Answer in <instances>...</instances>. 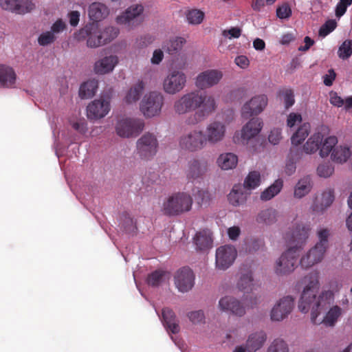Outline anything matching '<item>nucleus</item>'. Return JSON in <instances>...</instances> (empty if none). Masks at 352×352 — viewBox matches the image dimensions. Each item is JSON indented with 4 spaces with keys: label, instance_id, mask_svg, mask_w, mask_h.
<instances>
[{
    "label": "nucleus",
    "instance_id": "1",
    "mask_svg": "<svg viewBox=\"0 0 352 352\" xmlns=\"http://www.w3.org/2000/svg\"><path fill=\"white\" fill-rule=\"evenodd\" d=\"M318 279L317 272H311L302 278V283L305 286L298 302V309L302 313L311 310V320L314 324H323L325 327H333L342 315V309L338 305L329 308L333 302L331 291L322 292L317 297L320 287Z\"/></svg>",
    "mask_w": 352,
    "mask_h": 352
},
{
    "label": "nucleus",
    "instance_id": "2",
    "mask_svg": "<svg viewBox=\"0 0 352 352\" xmlns=\"http://www.w3.org/2000/svg\"><path fill=\"white\" fill-rule=\"evenodd\" d=\"M214 98L198 91L186 93L177 99L173 104V110L178 115L195 111L186 120L188 125H195L204 121L216 109Z\"/></svg>",
    "mask_w": 352,
    "mask_h": 352
},
{
    "label": "nucleus",
    "instance_id": "3",
    "mask_svg": "<svg viewBox=\"0 0 352 352\" xmlns=\"http://www.w3.org/2000/svg\"><path fill=\"white\" fill-rule=\"evenodd\" d=\"M311 230L309 224L298 223L294 230L286 233L285 239L290 247L277 260L274 270L277 275H286L292 272L297 263L298 251L305 244Z\"/></svg>",
    "mask_w": 352,
    "mask_h": 352
},
{
    "label": "nucleus",
    "instance_id": "4",
    "mask_svg": "<svg viewBox=\"0 0 352 352\" xmlns=\"http://www.w3.org/2000/svg\"><path fill=\"white\" fill-rule=\"evenodd\" d=\"M192 204L191 196L186 192L174 193L163 203L162 211L167 216H176L190 210Z\"/></svg>",
    "mask_w": 352,
    "mask_h": 352
},
{
    "label": "nucleus",
    "instance_id": "5",
    "mask_svg": "<svg viewBox=\"0 0 352 352\" xmlns=\"http://www.w3.org/2000/svg\"><path fill=\"white\" fill-rule=\"evenodd\" d=\"M179 144L183 150L190 153L201 151L208 144L204 132L199 129H192L182 135Z\"/></svg>",
    "mask_w": 352,
    "mask_h": 352
},
{
    "label": "nucleus",
    "instance_id": "6",
    "mask_svg": "<svg viewBox=\"0 0 352 352\" xmlns=\"http://www.w3.org/2000/svg\"><path fill=\"white\" fill-rule=\"evenodd\" d=\"M157 149V139L156 136L151 133H144L136 142L137 154L144 160L152 159L156 155Z\"/></svg>",
    "mask_w": 352,
    "mask_h": 352
},
{
    "label": "nucleus",
    "instance_id": "7",
    "mask_svg": "<svg viewBox=\"0 0 352 352\" xmlns=\"http://www.w3.org/2000/svg\"><path fill=\"white\" fill-rule=\"evenodd\" d=\"M164 98L157 91H151L146 94L140 103V110L144 116L152 118L160 113L164 104Z\"/></svg>",
    "mask_w": 352,
    "mask_h": 352
},
{
    "label": "nucleus",
    "instance_id": "8",
    "mask_svg": "<svg viewBox=\"0 0 352 352\" xmlns=\"http://www.w3.org/2000/svg\"><path fill=\"white\" fill-rule=\"evenodd\" d=\"M186 75L182 71H170L163 81L164 91L170 95L180 92L186 87Z\"/></svg>",
    "mask_w": 352,
    "mask_h": 352
},
{
    "label": "nucleus",
    "instance_id": "9",
    "mask_svg": "<svg viewBox=\"0 0 352 352\" xmlns=\"http://www.w3.org/2000/svg\"><path fill=\"white\" fill-rule=\"evenodd\" d=\"M78 41L87 40L89 47L95 48L102 45L100 27L97 23H89L81 28L76 34Z\"/></svg>",
    "mask_w": 352,
    "mask_h": 352
},
{
    "label": "nucleus",
    "instance_id": "10",
    "mask_svg": "<svg viewBox=\"0 0 352 352\" xmlns=\"http://www.w3.org/2000/svg\"><path fill=\"white\" fill-rule=\"evenodd\" d=\"M144 122L140 119L126 118L120 120L116 124L117 134L122 138L138 135L143 131Z\"/></svg>",
    "mask_w": 352,
    "mask_h": 352
},
{
    "label": "nucleus",
    "instance_id": "11",
    "mask_svg": "<svg viewBox=\"0 0 352 352\" xmlns=\"http://www.w3.org/2000/svg\"><path fill=\"white\" fill-rule=\"evenodd\" d=\"M143 11L144 8L142 5H133L117 16L116 22L120 25H124L127 28L135 27L142 22Z\"/></svg>",
    "mask_w": 352,
    "mask_h": 352
},
{
    "label": "nucleus",
    "instance_id": "12",
    "mask_svg": "<svg viewBox=\"0 0 352 352\" xmlns=\"http://www.w3.org/2000/svg\"><path fill=\"white\" fill-rule=\"evenodd\" d=\"M237 256L236 248L230 245H222L216 250L215 265L218 270H226L234 262Z\"/></svg>",
    "mask_w": 352,
    "mask_h": 352
},
{
    "label": "nucleus",
    "instance_id": "13",
    "mask_svg": "<svg viewBox=\"0 0 352 352\" xmlns=\"http://www.w3.org/2000/svg\"><path fill=\"white\" fill-rule=\"evenodd\" d=\"M268 98L265 94H260L252 97L246 102L241 109V116L248 119L253 116L260 114L267 105Z\"/></svg>",
    "mask_w": 352,
    "mask_h": 352
},
{
    "label": "nucleus",
    "instance_id": "14",
    "mask_svg": "<svg viewBox=\"0 0 352 352\" xmlns=\"http://www.w3.org/2000/svg\"><path fill=\"white\" fill-rule=\"evenodd\" d=\"M294 307V298L291 296L280 298L273 307L270 313L272 321L280 322L286 318Z\"/></svg>",
    "mask_w": 352,
    "mask_h": 352
},
{
    "label": "nucleus",
    "instance_id": "15",
    "mask_svg": "<svg viewBox=\"0 0 352 352\" xmlns=\"http://www.w3.org/2000/svg\"><path fill=\"white\" fill-rule=\"evenodd\" d=\"M209 170V163L205 159L192 158L188 162L186 176L190 181L202 178Z\"/></svg>",
    "mask_w": 352,
    "mask_h": 352
},
{
    "label": "nucleus",
    "instance_id": "16",
    "mask_svg": "<svg viewBox=\"0 0 352 352\" xmlns=\"http://www.w3.org/2000/svg\"><path fill=\"white\" fill-rule=\"evenodd\" d=\"M175 284L181 292L190 290L195 284V274L192 270L187 267L179 269L175 276Z\"/></svg>",
    "mask_w": 352,
    "mask_h": 352
},
{
    "label": "nucleus",
    "instance_id": "17",
    "mask_svg": "<svg viewBox=\"0 0 352 352\" xmlns=\"http://www.w3.org/2000/svg\"><path fill=\"white\" fill-rule=\"evenodd\" d=\"M223 74L217 69H208L201 72L196 78L195 85L200 89L210 88L221 80Z\"/></svg>",
    "mask_w": 352,
    "mask_h": 352
},
{
    "label": "nucleus",
    "instance_id": "18",
    "mask_svg": "<svg viewBox=\"0 0 352 352\" xmlns=\"http://www.w3.org/2000/svg\"><path fill=\"white\" fill-rule=\"evenodd\" d=\"M226 125L219 121L209 123L206 128L205 138L207 144H216L222 141L226 135Z\"/></svg>",
    "mask_w": 352,
    "mask_h": 352
},
{
    "label": "nucleus",
    "instance_id": "19",
    "mask_svg": "<svg viewBox=\"0 0 352 352\" xmlns=\"http://www.w3.org/2000/svg\"><path fill=\"white\" fill-rule=\"evenodd\" d=\"M219 308L221 311L241 317L245 314V308L238 299L226 296L220 298Z\"/></svg>",
    "mask_w": 352,
    "mask_h": 352
},
{
    "label": "nucleus",
    "instance_id": "20",
    "mask_svg": "<svg viewBox=\"0 0 352 352\" xmlns=\"http://www.w3.org/2000/svg\"><path fill=\"white\" fill-rule=\"evenodd\" d=\"M2 9L16 14H25L34 9L35 6L30 0H1Z\"/></svg>",
    "mask_w": 352,
    "mask_h": 352
},
{
    "label": "nucleus",
    "instance_id": "21",
    "mask_svg": "<svg viewBox=\"0 0 352 352\" xmlns=\"http://www.w3.org/2000/svg\"><path fill=\"white\" fill-rule=\"evenodd\" d=\"M110 110L109 102L104 100H96L87 106V115L89 119L104 117Z\"/></svg>",
    "mask_w": 352,
    "mask_h": 352
},
{
    "label": "nucleus",
    "instance_id": "22",
    "mask_svg": "<svg viewBox=\"0 0 352 352\" xmlns=\"http://www.w3.org/2000/svg\"><path fill=\"white\" fill-rule=\"evenodd\" d=\"M326 252L324 248L318 247L315 245L314 248L309 250V251L303 256L300 261V264L302 267L307 269L316 263H320Z\"/></svg>",
    "mask_w": 352,
    "mask_h": 352
},
{
    "label": "nucleus",
    "instance_id": "23",
    "mask_svg": "<svg viewBox=\"0 0 352 352\" xmlns=\"http://www.w3.org/2000/svg\"><path fill=\"white\" fill-rule=\"evenodd\" d=\"M263 121L261 118H253L245 124L241 129V139L248 142L256 137L263 128Z\"/></svg>",
    "mask_w": 352,
    "mask_h": 352
},
{
    "label": "nucleus",
    "instance_id": "24",
    "mask_svg": "<svg viewBox=\"0 0 352 352\" xmlns=\"http://www.w3.org/2000/svg\"><path fill=\"white\" fill-rule=\"evenodd\" d=\"M109 14V10L108 7L102 3L94 2L89 6L88 15L89 19L94 23L103 20Z\"/></svg>",
    "mask_w": 352,
    "mask_h": 352
},
{
    "label": "nucleus",
    "instance_id": "25",
    "mask_svg": "<svg viewBox=\"0 0 352 352\" xmlns=\"http://www.w3.org/2000/svg\"><path fill=\"white\" fill-rule=\"evenodd\" d=\"M118 63L116 56L111 55L96 62L94 71L98 74H105L113 71Z\"/></svg>",
    "mask_w": 352,
    "mask_h": 352
},
{
    "label": "nucleus",
    "instance_id": "26",
    "mask_svg": "<svg viewBox=\"0 0 352 352\" xmlns=\"http://www.w3.org/2000/svg\"><path fill=\"white\" fill-rule=\"evenodd\" d=\"M162 322L168 331L173 334L179 331V326L176 320L174 311L170 308L166 307L162 309Z\"/></svg>",
    "mask_w": 352,
    "mask_h": 352
},
{
    "label": "nucleus",
    "instance_id": "27",
    "mask_svg": "<svg viewBox=\"0 0 352 352\" xmlns=\"http://www.w3.org/2000/svg\"><path fill=\"white\" fill-rule=\"evenodd\" d=\"M16 80V74L12 67L0 65V85L5 88L14 87Z\"/></svg>",
    "mask_w": 352,
    "mask_h": 352
},
{
    "label": "nucleus",
    "instance_id": "28",
    "mask_svg": "<svg viewBox=\"0 0 352 352\" xmlns=\"http://www.w3.org/2000/svg\"><path fill=\"white\" fill-rule=\"evenodd\" d=\"M144 87V82L142 80H138L126 91L124 98V102L129 104L137 102L141 98Z\"/></svg>",
    "mask_w": 352,
    "mask_h": 352
},
{
    "label": "nucleus",
    "instance_id": "29",
    "mask_svg": "<svg viewBox=\"0 0 352 352\" xmlns=\"http://www.w3.org/2000/svg\"><path fill=\"white\" fill-rule=\"evenodd\" d=\"M267 336L263 331L251 334L246 342V349L248 352H255L261 349L266 341Z\"/></svg>",
    "mask_w": 352,
    "mask_h": 352
},
{
    "label": "nucleus",
    "instance_id": "30",
    "mask_svg": "<svg viewBox=\"0 0 352 352\" xmlns=\"http://www.w3.org/2000/svg\"><path fill=\"white\" fill-rule=\"evenodd\" d=\"M253 282L252 272L251 270H246L241 273L236 283V287L239 290L244 293H248L252 290L254 286Z\"/></svg>",
    "mask_w": 352,
    "mask_h": 352
},
{
    "label": "nucleus",
    "instance_id": "31",
    "mask_svg": "<svg viewBox=\"0 0 352 352\" xmlns=\"http://www.w3.org/2000/svg\"><path fill=\"white\" fill-rule=\"evenodd\" d=\"M324 135L320 132L314 133L303 146V151L307 154L316 152L320 147Z\"/></svg>",
    "mask_w": 352,
    "mask_h": 352
},
{
    "label": "nucleus",
    "instance_id": "32",
    "mask_svg": "<svg viewBox=\"0 0 352 352\" xmlns=\"http://www.w3.org/2000/svg\"><path fill=\"white\" fill-rule=\"evenodd\" d=\"M217 164L223 170H230L236 167L238 157L232 153L221 154L217 158Z\"/></svg>",
    "mask_w": 352,
    "mask_h": 352
},
{
    "label": "nucleus",
    "instance_id": "33",
    "mask_svg": "<svg viewBox=\"0 0 352 352\" xmlns=\"http://www.w3.org/2000/svg\"><path fill=\"white\" fill-rule=\"evenodd\" d=\"M195 243L199 250H206L212 247V239L209 232L203 230L196 234Z\"/></svg>",
    "mask_w": 352,
    "mask_h": 352
},
{
    "label": "nucleus",
    "instance_id": "34",
    "mask_svg": "<svg viewBox=\"0 0 352 352\" xmlns=\"http://www.w3.org/2000/svg\"><path fill=\"white\" fill-rule=\"evenodd\" d=\"M351 155V152L349 146L340 145L333 148L331 158L336 163L342 164L346 162Z\"/></svg>",
    "mask_w": 352,
    "mask_h": 352
},
{
    "label": "nucleus",
    "instance_id": "35",
    "mask_svg": "<svg viewBox=\"0 0 352 352\" xmlns=\"http://www.w3.org/2000/svg\"><path fill=\"white\" fill-rule=\"evenodd\" d=\"M98 83L95 79L87 80L82 83L79 89V96L82 99L92 98L98 89Z\"/></svg>",
    "mask_w": 352,
    "mask_h": 352
},
{
    "label": "nucleus",
    "instance_id": "36",
    "mask_svg": "<svg viewBox=\"0 0 352 352\" xmlns=\"http://www.w3.org/2000/svg\"><path fill=\"white\" fill-rule=\"evenodd\" d=\"M334 200L333 190L329 189L322 194L321 204L318 205L314 202L312 206V210L315 212H322L327 208L330 206Z\"/></svg>",
    "mask_w": 352,
    "mask_h": 352
},
{
    "label": "nucleus",
    "instance_id": "37",
    "mask_svg": "<svg viewBox=\"0 0 352 352\" xmlns=\"http://www.w3.org/2000/svg\"><path fill=\"white\" fill-rule=\"evenodd\" d=\"M185 43V38L182 37H175L164 43L162 48L169 54L173 55L181 51Z\"/></svg>",
    "mask_w": 352,
    "mask_h": 352
},
{
    "label": "nucleus",
    "instance_id": "38",
    "mask_svg": "<svg viewBox=\"0 0 352 352\" xmlns=\"http://www.w3.org/2000/svg\"><path fill=\"white\" fill-rule=\"evenodd\" d=\"M311 126L305 122L300 125L291 138L292 144L295 146L300 144L308 136Z\"/></svg>",
    "mask_w": 352,
    "mask_h": 352
},
{
    "label": "nucleus",
    "instance_id": "39",
    "mask_svg": "<svg viewBox=\"0 0 352 352\" xmlns=\"http://www.w3.org/2000/svg\"><path fill=\"white\" fill-rule=\"evenodd\" d=\"M277 221V211L273 208L261 210L256 217V221L260 223L271 225Z\"/></svg>",
    "mask_w": 352,
    "mask_h": 352
},
{
    "label": "nucleus",
    "instance_id": "40",
    "mask_svg": "<svg viewBox=\"0 0 352 352\" xmlns=\"http://www.w3.org/2000/svg\"><path fill=\"white\" fill-rule=\"evenodd\" d=\"M311 179L305 177L300 179L294 189V197L300 199L307 195L311 189Z\"/></svg>",
    "mask_w": 352,
    "mask_h": 352
},
{
    "label": "nucleus",
    "instance_id": "41",
    "mask_svg": "<svg viewBox=\"0 0 352 352\" xmlns=\"http://www.w3.org/2000/svg\"><path fill=\"white\" fill-rule=\"evenodd\" d=\"M283 182L280 179H276L270 186L261 194V199L268 201L276 196L282 189Z\"/></svg>",
    "mask_w": 352,
    "mask_h": 352
},
{
    "label": "nucleus",
    "instance_id": "42",
    "mask_svg": "<svg viewBox=\"0 0 352 352\" xmlns=\"http://www.w3.org/2000/svg\"><path fill=\"white\" fill-rule=\"evenodd\" d=\"M228 200L232 205L237 206L245 201L246 195L243 192L241 186H235L228 195Z\"/></svg>",
    "mask_w": 352,
    "mask_h": 352
},
{
    "label": "nucleus",
    "instance_id": "43",
    "mask_svg": "<svg viewBox=\"0 0 352 352\" xmlns=\"http://www.w3.org/2000/svg\"><path fill=\"white\" fill-rule=\"evenodd\" d=\"M338 139L336 136H329L324 139L322 144L320 145V155L322 157H327L336 146Z\"/></svg>",
    "mask_w": 352,
    "mask_h": 352
},
{
    "label": "nucleus",
    "instance_id": "44",
    "mask_svg": "<svg viewBox=\"0 0 352 352\" xmlns=\"http://www.w3.org/2000/svg\"><path fill=\"white\" fill-rule=\"evenodd\" d=\"M261 184V175L259 172L254 170L249 173L244 180L243 188L247 190H253Z\"/></svg>",
    "mask_w": 352,
    "mask_h": 352
},
{
    "label": "nucleus",
    "instance_id": "45",
    "mask_svg": "<svg viewBox=\"0 0 352 352\" xmlns=\"http://www.w3.org/2000/svg\"><path fill=\"white\" fill-rule=\"evenodd\" d=\"M166 275L167 273L165 271L157 270L148 276L147 283L153 287L159 286L165 280Z\"/></svg>",
    "mask_w": 352,
    "mask_h": 352
},
{
    "label": "nucleus",
    "instance_id": "46",
    "mask_svg": "<svg viewBox=\"0 0 352 352\" xmlns=\"http://www.w3.org/2000/svg\"><path fill=\"white\" fill-rule=\"evenodd\" d=\"M102 45L111 42L116 38L119 34V30L116 28L109 26L103 30L100 29Z\"/></svg>",
    "mask_w": 352,
    "mask_h": 352
},
{
    "label": "nucleus",
    "instance_id": "47",
    "mask_svg": "<svg viewBox=\"0 0 352 352\" xmlns=\"http://www.w3.org/2000/svg\"><path fill=\"white\" fill-rule=\"evenodd\" d=\"M267 352H289V349L283 340L277 338L271 343Z\"/></svg>",
    "mask_w": 352,
    "mask_h": 352
},
{
    "label": "nucleus",
    "instance_id": "48",
    "mask_svg": "<svg viewBox=\"0 0 352 352\" xmlns=\"http://www.w3.org/2000/svg\"><path fill=\"white\" fill-rule=\"evenodd\" d=\"M338 54L343 60L349 58L352 54V41L351 40L344 41L339 47Z\"/></svg>",
    "mask_w": 352,
    "mask_h": 352
},
{
    "label": "nucleus",
    "instance_id": "49",
    "mask_svg": "<svg viewBox=\"0 0 352 352\" xmlns=\"http://www.w3.org/2000/svg\"><path fill=\"white\" fill-rule=\"evenodd\" d=\"M334 172V167L330 162L320 164L317 168V173L321 177H329Z\"/></svg>",
    "mask_w": 352,
    "mask_h": 352
},
{
    "label": "nucleus",
    "instance_id": "50",
    "mask_svg": "<svg viewBox=\"0 0 352 352\" xmlns=\"http://www.w3.org/2000/svg\"><path fill=\"white\" fill-rule=\"evenodd\" d=\"M204 13L199 10H192L188 12L186 18L189 23L199 24L202 22Z\"/></svg>",
    "mask_w": 352,
    "mask_h": 352
},
{
    "label": "nucleus",
    "instance_id": "51",
    "mask_svg": "<svg viewBox=\"0 0 352 352\" xmlns=\"http://www.w3.org/2000/svg\"><path fill=\"white\" fill-rule=\"evenodd\" d=\"M280 94L283 96L285 107L288 109L294 105L295 102L294 91L290 89H283Z\"/></svg>",
    "mask_w": 352,
    "mask_h": 352
},
{
    "label": "nucleus",
    "instance_id": "52",
    "mask_svg": "<svg viewBox=\"0 0 352 352\" xmlns=\"http://www.w3.org/2000/svg\"><path fill=\"white\" fill-rule=\"evenodd\" d=\"M56 39V35L50 31H47L42 33L38 38V43L41 46H46L55 41Z\"/></svg>",
    "mask_w": 352,
    "mask_h": 352
},
{
    "label": "nucleus",
    "instance_id": "53",
    "mask_svg": "<svg viewBox=\"0 0 352 352\" xmlns=\"http://www.w3.org/2000/svg\"><path fill=\"white\" fill-rule=\"evenodd\" d=\"M336 22L334 20L326 21L319 30V36L324 37L333 32L336 28Z\"/></svg>",
    "mask_w": 352,
    "mask_h": 352
},
{
    "label": "nucleus",
    "instance_id": "54",
    "mask_svg": "<svg viewBox=\"0 0 352 352\" xmlns=\"http://www.w3.org/2000/svg\"><path fill=\"white\" fill-rule=\"evenodd\" d=\"M329 236V230L328 229H321L318 232L319 241L316 244L318 247L324 248L327 250L328 247V238Z\"/></svg>",
    "mask_w": 352,
    "mask_h": 352
},
{
    "label": "nucleus",
    "instance_id": "55",
    "mask_svg": "<svg viewBox=\"0 0 352 352\" xmlns=\"http://www.w3.org/2000/svg\"><path fill=\"white\" fill-rule=\"evenodd\" d=\"M352 4V0H339L336 7V16L341 17L346 12L347 8Z\"/></svg>",
    "mask_w": 352,
    "mask_h": 352
},
{
    "label": "nucleus",
    "instance_id": "56",
    "mask_svg": "<svg viewBox=\"0 0 352 352\" xmlns=\"http://www.w3.org/2000/svg\"><path fill=\"white\" fill-rule=\"evenodd\" d=\"M188 317L193 324H200L205 320V315L202 310L190 311L188 314Z\"/></svg>",
    "mask_w": 352,
    "mask_h": 352
},
{
    "label": "nucleus",
    "instance_id": "57",
    "mask_svg": "<svg viewBox=\"0 0 352 352\" xmlns=\"http://www.w3.org/2000/svg\"><path fill=\"white\" fill-rule=\"evenodd\" d=\"M194 196L196 201L200 206L207 204L210 200V193L207 190H197Z\"/></svg>",
    "mask_w": 352,
    "mask_h": 352
},
{
    "label": "nucleus",
    "instance_id": "58",
    "mask_svg": "<svg viewBox=\"0 0 352 352\" xmlns=\"http://www.w3.org/2000/svg\"><path fill=\"white\" fill-rule=\"evenodd\" d=\"M302 122V116L298 113H290L287 116V126L289 128L294 127L296 124Z\"/></svg>",
    "mask_w": 352,
    "mask_h": 352
},
{
    "label": "nucleus",
    "instance_id": "59",
    "mask_svg": "<svg viewBox=\"0 0 352 352\" xmlns=\"http://www.w3.org/2000/svg\"><path fill=\"white\" fill-rule=\"evenodd\" d=\"M281 138V130L278 128H275L271 130L268 136L269 142L274 145L278 144Z\"/></svg>",
    "mask_w": 352,
    "mask_h": 352
},
{
    "label": "nucleus",
    "instance_id": "60",
    "mask_svg": "<svg viewBox=\"0 0 352 352\" xmlns=\"http://www.w3.org/2000/svg\"><path fill=\"white\" fill-rule=\"evenodd\" d=\"M292 14V10L287 4H284L277 8L276 15L280 19L289 18Z\"/></svg>",
    "mask_w": 352,
    "mask_h": 352
},
{
    "label": "nucleus",
    "instance_id": "61",
    "mask_svg": "<svg viewBox=\"0 0 352 352\" xmlns=\"http://www.w3.org/2000/svg\"><path fill=\"white\" fill-rule=\"evenodd\" d=\"M67 25L65 21L61 19L56 20L52 25L50 32L56 34L60 33L66 30Z\"/></svg>",
    "mask_w": 352,
    "mask_h": 352
},
{
    "label": "nucleus",
    "instance_id": "62",
    "mask_svg": "<svg viewBox=\"0 0 352 352\" xmlns=\"http://www.w3.org/2000/svg\"><path fill=\"white\" fill-rule=\"evenodd\" d=\"M234 63L241 69H246L250 65V60L246 56H238L234 59Z\"/></svg>",
    "mask_w": 352,
    "mask_h": 352
},
{
    "label": "nucleus",
    "instance_id": "63",
    "mask_svg": "<svg viewBox=\"0 0 352 352\" xmlns=\"http://www.w3.org/2000/svg\"><path fill=\"white\" fill-rule=\"evenodd\" d=\"M223 34L225 36H228L230 38H239L241 34V30L239 28L234 27L232 28L230 30H224Z\"/></svg>",
    "mask_w": 352,
    "mask_h": 352
},
{
    "label": "nucleus",
    "instance_id": "64",
    "mask_svg": "<svg viewBox=\"0 0 352 352\" xmlns=\"http://www.w3.org/2000/svg\"><path fill=\"white\" fill-rule=\"evenodd\" d=\"M336 76V72L331 69L328 71V74L323 76V82L326 86H331Z\"/></svg>",
    "mask_w": 352,
    "mask_h": 352
}]
</instances>
